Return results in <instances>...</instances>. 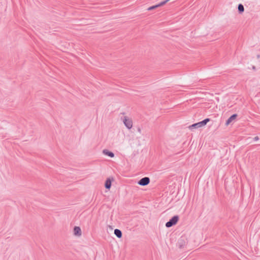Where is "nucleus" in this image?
<instances>
[{
    "label": "nucleus",
    "mask_w": 260,
    "mask_h": 260,
    "mask_svg": "<svg viewBox=\"0 0 260 260\" xmlns=\"http://www.w3.org/2000/svg\"><path fill=\"white\" fill-rule=\"evenodd\" d=\"M237 117V115L235 114L232 115L226 121L225 124L226 125H228L230 124L232 121L235 120Z\"/></svg>",
    "instance_id": "obj_8"
},
{
    "label": "nucleus",
    "mask_w": 260,
    "mask_h": 260,
    "mask_svg": "<svg viewBox=\"0 0 260 260\" xmlns=\"http://www.w3.org/2000/svg\"><path fill=\"white\" fill-rule=\"evenodd\" d=\"M209 121H210V119L206 118L201 122H198L196 123H194L191 125H189L188 126V128L190 130L192 131L193 129L202 127L205 126L206 125V124L207 123V122H209Z\"/></svg>",
    "instance_id": "obj_1"
},
{
    "label": "nucleus",
    "mask_w": 260,
    "mask_h": 260,
    "mask_svg": "<svg viewBox=\"0 0 260 260\" xmlns=\"http://www.w3.org/2000/svg\"><path fill=\"white\" fill-rule=\"evenodd\" d=\"M179 217L177 215L173 216L168 222L166 224V226L167 228L171 227L172 226L175 225L178 222Z\"/></svg>",
    "instance_id": "obj_2"
},
{
    "label": "nucleus",
    "mask_w": 260,
    "mask_h": 260,
    "mask_svg": "<svg viewBox=\"0 0 260 260\" xmlns=\"http://www.w3.org/2000/svg\"><path fill=\"white\" fill-rule=\"evenodd\" d=\"M238 9L239 12L240 13H242L244 11V6L242 4H239L238 5Z\"/></svg>",
    "instance_id": "obj_10"
},
{
    "label": "nucleus",
    "mask_w": 260,
    "mask_h": 260,
    "mask_svg": "<svg viewBox=\"0 0 260 260\" xmlns=\"http://www.w3.org/2000/svg\"><path fill=\"white\" fill-rule=\"evenodd\" d=\"M112 181H113V178H109L107 179L105 184V186L106 188L110 189L111 188V183Z\"/></svg>",
    "instance_id": "obj_7"
},
{
    "label": "nucleus",
    "mask_w": 260,
    "mask_h": 260,
    "mask_svg": "<svg viewBox=\"0 0 260 260\" xmlns=\"http://www.w3.org/2000/svg\"><path fill=\"white\" fill-rule=\"evenodd\" d=\"M123 122L125 126L128 128L131 129L133 127V121L131 118L124 116L123 118Z\"/></svg>",
    "instance_id": "obj_3"
},
{
    "label": "nucleus",
    "mask_w": 260,
    "mask_h": 260,
    "mask_svg": "<svg viewBox=\"0 0 260 260\" xmlns=\"http://www.w3.org/2000/svg\"><path fill=\"white\" fill-rule=\"evenodd\" d=\"M74 235L77 237H80L82 235V232L79 226H75L73 230Z\"/></svg>",
    "instance_id": "obj_5"
},
{
    "label": "nucleus",
    "mask_w": 260,
    "mask_h": 260,
    "mask_svg": "<svg viewBox=\"0 0 260 260\" xmlns=\"http://www.w3.org/2000/svg\"><path fill=\"white\" fill-rule=\"evenodd\" d=\"M254 140L255 141L258 140V137L257 136L255 137L254 138Z\"/></svg>",
    "instance_id": "obj_13"
},
{
    "label": "nucleus",
    "mask_w": 260,
    "mask_h": 260,
    "mask_svg": "<svg viewBox=\"0 0 260 260\" xmlns=\"http://www.w3.org/2000/svg\"><path fill=\"white\" fill-rule=\"evenodd\" d=\"M102 153L104 155L108 156H109V157H110L111 158H113L115 156L114 153H113L111 151H110L109 150H108L107 149H105L103 150Z\"/></svg>",
    "instance_id": "obj_6"
},
{
    "label": "nucleus",
    "mask_w": 260,
    "mask_h": 260,
    "mask_svg": "<svg viewBox=\"0 0 260 260\" xmlns=\"http://www.w3.org/2000/svg\"><path fill=\"white\" fill-rule=\"evenodd\" d=\"M138 132H139V133H141V128H139L138 129Z\"/></svg>",
    "instance_id": "obj_14"
},
{
    "label": "nucleus",
    "mask_w": 260,
    "mask_h": 260,
    "mask_svg": "<svg viewBox=\"0 0 260 260\" xmlns=\"http://www.w3.org/2000/svg\"><path fill=\"white\" fill-rule=\"evenodd\" d=\"M170 0H166L163 2H160L158 4H157L158 7H161L165 5L167 2H168Z\"/></svg>",
    "instance_id": "obj_11"
},
{
    "label": "nucleus",
    "mask_w": 260,
    "mask_h": 260,
    "mask_svg": "<svg viewBox=\"0 0 260 260\" xmlns=\"http://www.w3.org/2000/svg\"><path fill=\"white\" fill-rule=\"evenodd\" d=\"M158 8V6H157V5H154V6H151V7H150L148 8V11H151V10H152L154 9H156Z\"/></svg>",
    "instance_id": "obj_12"
},
{
    "label": "nucleus",
    "mask_w": 260,
    "mask_h": 260,
    "mask_svg": "<svg viewBox=\"0 0 260 260\" xmlns=\"http://www.w3.org/2000/svg\"><path fill=\"white\" fill-rule=\"evenodd\" d=\"M150 182V179L148 177H144L142 178L139 182L138 184L141 186H145Z\"/></svg>",
    "instance_id": "obj_4"
},
{
    "label": "nucleus",
    "mask_w": 260,
    "mask_h": 260,
    "mask_svg": "<svg viewBox=\"0 0 260 260\" xmlns=\"http://www.w3.org/2000/svg\"><path fill=\"white\" fill-rule=\"evenodd\" d=\"M114 234L119 238L122 237V233L121 231L118 229H115L114 230Z\"/></svg>",
    "instance_id": "obj_9"
}]
</instances>
